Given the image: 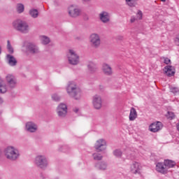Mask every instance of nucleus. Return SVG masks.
I'll use <instances>...</instances> for the list:
<instances>
[{"instance_id":"1","label":"nucleus","mask_w":179,"mask_h":179,"mask_svg":"<svg viewBox=\"0 0 179 179\" xmlns=\"http://www.w3.org/2000/svg\"><path fill=\"white\" fill-rule=\"evenodd\" d=\"M5 80L6 83H5ZM5 80L0 78V94H5L8 92H10L17 86V79L16 76L12 73H8L5 76Z\"/></svg>"},{"instance_id":"2","label":"nucleus","mask_w":179,"mask_h":179,"mask_svg":"<svg viewBox=\"0 0 179 179\" xmlns=\"http://www.w3.org/2000/svg\"><path fill=\"white\" fill-rule=\"evenodd\" d=\"M66 90L69 96L73 99V100H76L77 101L82 100V98L83 97V92L82 91V89L79 87V85H78L76 82H69Z\"/></svg>"},{"instance_id":"3","label":"nucleus","mask_w":179,"mask_h":179,"mask_svg":"<svg viewBox=\"0 0 179 179\" xmlns=\"http://www.w3.org/2000/svg\"><path fill=\"white\" fill-rule=\"evenodd\" d=\"M4 156L10 162H16L20 157L19 149L13 145H9L4 149Z\"/></svg>"},{"instance_id":"4","label":"nucleus","mask_w":179,"mask_h":179,"mask_svg":"<svg viewBox=\"0 0 179 179\" xmlns=\"http://www.w3.org/2000/svg\"><path fill=\"white\" fill-rule=\"evenodd\" d=\"M12 26L15 30L22 33V34H27L30 31V27L29 24L25 21H23L20 19H17L12 22Z\"/></svg>"},{"instance_id":"5","label":"nucleus","mask_w":179,"mask_h":179,"mask_svg":"<svg viewBox=\"0 0 179 179\" xmlns=\"http://www.w3.org/2000/svg\"><path fill=\"white\" fill-rule=\"evenodd\" d=\"M34 164L41 170H45L48 167V159L44 155H38L34 160Z\"/></svg>"},{"instance_id":"6","label":"nucleus","mask_w":179,"mask_h":179,"mask_svg":"<svg viewBox=\"0 0 179 179\" xmlns=\"http://www.w3.org/2000/svg\"><path fill=\"white\" fill-rule=\"evenodd\" d=\"M67 13L70 17L76 19L82 15V9L78 5L71 4L67 8Z\"/></svg>"},{"instance_id":"7","label":"nucleus","mask_w":179,"mask_h":179,"mask_svg":"<svg viewBox=\"0 0 179 179\" xmlns=\"http://www.w3.org/2000/svg\"><path fill=\"white\" fill-rule=\"evenodd\" d=\"M66 57L69 61V64L71 65H78L79 64V55L76 52V50H69Z\"/></svg>"},{"instance_id":"8","label":"nucleus","mask_w":179,"mask_h":179,"mask_svg":"<svg viewBox=\"0 0 179 179\" xmlns=\"http://www.w3.org/2000/svg\"><path fill=\"white\" fill-rule=\"evenodd\" d=\"M89 41L94 48H99L101 45V38L97 33H92L90 35Z\"/></svg>"},{"instance_id":"9","label":"nucleus","mask_w":179,"mask_h":179,"mask_svg":"<svg viewBox=\"0 0 179 179\" xmlns=\"http://www.w3.org/2000/svg\"><path fill=\"white\" fill-rule=\"evenodd\" d=\"M56 113L59 118H65L68 115V106H66V103H60L56 108Z\"/></svg>"},{"instance_id":"10","label":"nucleus","mask_w":179,"mask_h":179,"mask_svg":"<svg viewBox=\"0 0 179 179\" xmlns=\"http://www.w3.org/2000/svg\"><path fill=\"white\" fill-rule=\"evenodd\" d=\"M24 131L29 134H36L38 131V124L33 121L27 122L24 124Z\"/></svg>"},{"instance_id":"11","label":"nucleus","mask_w":179,"mask_h":179,"mask_svg":"<svg viewBox=\"0 0 179 179\" xmlns=\"http://www.w3.org/2000/svg\"><path fill=\"white\" fill-rule=\"evenodd\" d=\"M92 106L95 110H100L103 107V99L101 96L95 94L92 96Z\"/></svg>"},{"instance_id":"12","label":"nucleus","mask_w":179,"mask_h":179,"mask_svg":"<svg viewBox=\"0 0 179 179\" xmlns=\"http://www.w3.org/2000/svg\"><path fill=\"white\" fill-rule=\"evenodd\" d=\"M94 148L98 152H103L107 149V141L103 138H100L95 143Z\"/></svg>"},{"instance_id":"13","label":"nucleus","mask_w":179,"mask_h":179,"mask_svg":"<svg viewBox=\"0 0 179 179\" xmlns=\"http://www.w3.org/2000/svg\"><path fill=\"white\" fill-rule=\"evenodd\" d=\"M130 170L133 174H141L142 173V165L139 162H134L131 164Z\"/></svg>"},{"instance_id":"14","label":"nucleus","mask_w":179,"mask_h":179,"mask_svg":"<svg viewBox=\"0 0 179 179\" xmlns=\"http://www.w3.org/2000/svg\"><path fill=\"white\" fill-rule=\"evenodd\" d=\"M162 128H163V124L162 122H154L150 125L149 131H150V132H159Z\"/></svg>"},{"instance_id":"15","label":"nucleus","mask_w":179,"mask_h":179,"mask_svg":"<svg viewBox=\"0 0 179 179\" xmlns=\"http://www.w3.org/2000/svg\"><path fill=\"white\" fill-rule=\"evenodd\" d=\"M27 48L31 54H38V52H40V48H38V46L34 43H28Z\"/></svg>"},{"instance_id":"16","label":"nucleus","mask_w":179,"mask_h":179,"mask_svg":"<svg viewBox=\"0 0 179 179\" xmlns=\"http://www.w3.org/2000/svg\"><path fill=\"white\" fill-rule=\"evenodd\" d=\"M164 72L166 76H174L176 73V69L173 66H166L164 69Z\"/></svg>"},{"instance_id":"17","label":"nucleus","mask_w":179,"mask_h":179,"mask_svg":"<svg viewBox=\"0 0 179 179\" xmlns=\"http://www.w3.org/2000/svg\"><path fill=\"white\" fill-rule=\"evenodd\" d=\"M99 19L102 23L110 22V14L108 12L102 11L99 13Z\"/></svg>"},{"instance_id":"18","label":"nucleus","mask_w":179,"mask_h":179,"mask_svg":"<svg viewBox=\"0 0 179 179\" xmlns=\"http://www.w3.org/2000/svg\"><path fill=\"white\" fill-rule=\"evenodd\" d=\"M102 71L105 75H107L108 76H110V75H113V69L111 68V66L107 63H103L102 65Z\"/></svg>"},{"instance_id":"19","label":"nucleus","mask_w":179,"mask_h":179,"mask_svg":"<svg viewBox=\"0 0 179 179\" xmlns=\"http://www.w3.org/2000/svg\"><path fill=\"white\" fill-rule=\"evenodd\" d=\"M95 167L101 171H106L108 169V164L105 161H101L95 164Z\"/></svg>"},{"instance_id":"20","label":"nucleus","mask_w":179,"mask_h":179,"mask_svg":"<svg viewBox=\"0 0 179 179\" xmlns=\"http://www.w3.org/2000/svg\"><path fill=\"white\" fill-rule=\"evenodd\" d=\"M155 170L157 173H161V174H167V169H166L164 164L162 162L157 163Z\"/></svg>"},{"instance_id":"21","label":"nucleus","mask_w":179,"mask_h":179,"mask_svg":"<svg viewBox=\"0 0 179 179\" xmlns=\"http://www.w3.org/2000/svg\"><path fill=\"white\" fill-rule=\"evenodd\" d=\"M6 61L10 66H16L17 65V60L12 55L8 54L6 55Z\"/></svg>"},{"instance_id":"22","label":"nucleus","mask_w":179,"mask_h":179,"mask_svg":"<svg viewBox=\"0 0 179 179\" xmlns=\"http://www.w3.org/2000/svg\"><path fill=\"white\" fill-rule=\"evenodd\" d=\"M39 41L43 45H48V44L51 43V38L45 35L39 36Z\"/></svg>"},{"instance_id":"23","label":"nucleus","mask_w":179,"mask_h":179,"mask_svg":"<svg viewBox=\"0 0 179 179\" xmlns=\"http://www.w3.org/2000/svg\"><path fill=\"white\" fill-rule=\"evenodd\" d=\"M136 118H138V112H136L135 108H131L130 109L129 120V121H135Z\"/></svg>"},{"instance_id":"24","label":"nucleus","mask_w":179,"mask_h":179,"mask_svg":"<svg viewBox=\"0 0 179 179\" xmlns=\"http://www.w3.org/2000/svg\"><path fill=\"white\" fill-rule=\"evenodd\" d=\"M164 164L165 166V169H173V167H176V162L171 160V159H165L164 161Z\"/></svg>"},{"instance_id":"25","label":"nucleus","mask_w":179,"mask_h":179,"mask_svg":"<svg viewBox=\"0 0 179 179\" xmlns=\"http://www.w3.org/2000/svg\"><path fill=\"white\" fill-rule=\"evenodd\" d=\"M29 13V16H31V17H33L34 19L38 17V10L36 8L30 9Z\"/></svg>"},{"instance_id":"26","label":"nucleus","mask_w":179,"mask_h":179,"mask_svg":"<svg viewBox=\"0 0 179 179\" xmlns=\"http://www.w3.org/2000/svg\"><path fill=\"white\" fill-rule=\"evenodd\" d=\"M127 159L132 160L135 159V152H131L130 149H127L125 152Z\"/></svg>"},{"instance_id":"27","label":"nucleus","mask_w":179,"mask_h":179,"mask_svg":"<svg viewBox=\"0 0 179 179\" xmlns=\"http://www.w3.org/2000/svg\"><path fill=\"white\" fill-rule=\"evenodd\" d=\"M15 9L17 13H23L24 12V5L19 3L16 5Z\"/></svg>"},{"instance_id":"28","label":"nucleus","mask_w":179,"mask_h":179,"mask_svg":"<svg viewBox=\"0 0 179 179\" xmlns=\"http://www.w3.org/2000/svg\"><path fill=\"white\" fill-rule=\"evenodd\" d=\"M125 2L126 5L130 8H134V6H136V0H125Z\"/></svg>"},{"instance_id":"29","label":"nucleus","mask_w":179,"mask_h":179,"mask_svg":"<svg viewBox=\"0 0 179 179\" xmlns=\"http://www.w3.org/2000/svg\"><path fill=\"white\" fill-rule=\"evenodd\" d=\"M113 155L118 159L122 157V150L121 149H116L113 151Z\"/></svg>"},{"instance_id":"30","label":"nucleus","mask_w":179,"mask_h":179,"mask_svg":"<svg viewBox=\"0 0 179 179\" xmlns=\"http://www.w3.org/2000/svg\"><path fill=\"white\" fill-rule=\"evenodd\" d=\"M92 157L94 160L100 161L103 159V155L98 152H94L92 154Z\"/></svg>"},{"instance_id":"31","label":"nucleus","mask_w":179,"mask_h":179,"mask_svg":"<svg viewBox=\"0 0 179 179\" xmlns=\"http://www.w3.org/2000/svg\"><path fill=\"white\" fill-rule=\"evenodd\" d=\"M59 152H68L69 150V146L68 145H59Z\"/></svg>"},{"instance_id":"32","label":"nucleus","mask_w":179,"mask_h":179,"mask_svg":"<svg viewBox=\"0 0 179 179\" xmlns=\"http://www.w3.org/2000/svg\"><path fill=\"white\" fill-rule=\"evenodd\" d=\"M52 97V100H53V101H61V96L59 95H58V94L55 93L52 94L51 95Z\"/></svg>"},{"instance_id":"33","label":"nucleus","mask_w":179,"mask_h":179,"mask_svg":"<svg viewBox=\"0 0 179 179\" xmlns=\"http://www.w3.org/2000/svg\"><path fill=\"white\" fill-rule=\"evenodd\" d=\"M170 91L171 93H173V94H179V90L178 88L173 87V86H169Z\"/></svg>"},{"instance_id":"34","label":"nucleus","mask_w":179,"mask_h":179,"mask_svg":"<svg viewBox=\"0 0 179 179\" xmlns=\"http://www.w3.org/2000/svg\"><path fill=\"white\" fill-rule=\"evenodd\" d=\"M143 17V13H142V10H138L136 13L137 20H142Z\"/></svg>"},{"instance_id":"35","label":"nucleus","mask_w":179,"mask_h":179,"mask_svg":"<svg viewBox=\"0 0 179 179\" xmlns=\"http://www.w3.org/2000/svg\"><path fill=\"white\" fill-rule=\"evenodd\" d=\"M7 50L10 54H13V48L10 45V41H7Z\"/></svg>"},{"instance_id":"36","label":"nucleus","mask_w":179,"mask_h":179,"mask_svg":"<svg viewBox=\"0 0 179 179\" xmlns=\"http://www.w3.org/2000/svg\"><path fill=\"white\" fill-rule=\"evenodd\" d=\"M166 115L169 120H173L175 117L174 113L170 111H169Z\"/></svg>"},{"instance_id":"37","label":"nucleus","mask_w":179,"mask_h":179,"mask_svg":"<svg viewBox=\"0 0 179 179\" xmlns=\"http://www.w3.org/2000/svg\"><path fill=\"white\" fill-rule=\"evenodd\" d=\"M95 66H96V65L93 62H90L87 65V67L90 69V71H94Z\"/></svg>"},{"instance_id":"38","label":"nucleus","mask_w":179,"mask_h":179,"mask_svg":"<svg viewBox=\"0 0 179 179\" xmlns=\"http://www.w3.org/2000/svg\"><path fill=\"white\" fill-rule=\"evenodd\" d=\"M164 62L166 64V65H171V60L170 59H169L168 57H164Z\"/></svg>"},{"instance_id":"39","label":"nucleus","mask_w":179,"mask_h":179,"mask_svg":"<svg viewBox=\"0 0 179 179\" xmlns=\"http://www.w3.org/2000/svg\"><path fill=\"white\" fill-rule=\"evenodd\" d=\"M175 44L179 45V34L177 35L176 38H175Z\"/></svg>"},{"instance_id":"40","label":"nucleus","mask_w":179,"mask_h":179,"mask_svg":"<svg viewBox=\"0 0 179 179\" xmlns=\"http://www.w3.org/2000/svg\"><path fill=\"white\" fill-rule=\"evenodd\" d=\"M73 113H76V114H78L80 111V109L78 107H75L73 109Z\"/></svg>"},{"instance_id":"41","label":"nucleus","mask_w":179,"mask_h":179,"mask_svg":"<svg viewBox=\"0 0 179 179\" xmlns=\"http://www.w3.org/2000/svg\"><path fill=\"white\" fill-rule=\"evenodd\" d=\"M136 20V18L135 17V16H131V19H130V22L131 23H135V21Z\"/></svg>"},{"instance_id":"42","label":"nucleus","mask_w":179,"mask_h":179,"mask_svg":"<svg viewBox=\"0 0 179 179\" xmlns=\"http://www.w3.org/2000/svg\"><path fill=\"white\" fill-rule=\"evenodd\" d=\"M5 103V100L2 98V96H0V106H2Z\"/></svg>"},{"instance_id":"43","label":"nucleus","mask_w":179,"mask_h":179,"mask_svg":"<svg viewBox=\"0 0 179 179\" xmlns=\"http://www.w3.org/2000/svg\"><path fill=\"white\" fill-rule=\"evenodd\" d=\"M83 1V2H90V1H92V0H82Z\"/></svg>"},{"instance_id":"44","label":"nucleus","mask_w":179,"mask_h":179,"mask_svg":"<svg viewBox=\"0 0 179 179\" xmlns=\"http://www.w3.org/2000/svg\"><path fill=\"white\" fill-rule=\"evenodd\" d=\"M1 53H2V48L0 46V55H1Z\"/></svg>"},{"instance_id":"45","label":"nucleus","mask_w":179,"mask_h":179,"mask_svg":"<svg viewBox=\"0 0 179 179\" xmlns=\"http://www.w3.org/2000/svg\"><path fill=\"white\" fill-rule=\"evenodd\" d=\"M177 128H178V131H179V124H178Z\"/></svg>"},{"instance_id":"46","label":"nucleus","mask_w":179,"mask_h":179,"mask_svg":"<svg viewBox=\"0 0 179 179\" xmlns=\"http://www.w3.org/2000/svg\"><path fill=\"white\" fill-rule=\"evenodd\" d=\"M162 2H166L167 0H161Z\"/></svg>"},{"instance_id":"47","label":"nucleus","mask_w":179,"mask_h":179,"mask_svg":"<svg viewBox=\"0 0 179 179\" xmlns=\"http://www.w3.org/2000/svg\"><path fill=\"white\" fill-rule=\"evenodd\" d=\"M0 157H1V150H0Z\"/></svg>"}]
</instances>
